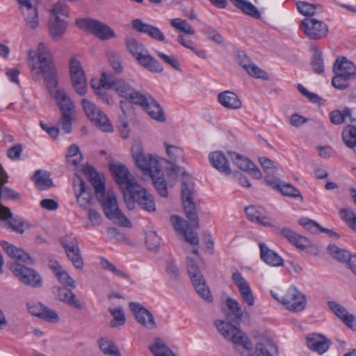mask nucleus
<instances>
[{
	"label": "nucleus",
	"mask_w": 356,
	"mask_h": 356,
	"mask_svg": "<svg viewBox=\"0 0 356 356\" xmlns=\"http://www.w3.org/2000/svg\"><path fill=\"white\" fill-rule=\"evenodd\" d=\"M215 325L226 340L236 346L240 356H273L272 353L277 350L276 345L271 340L264 339L256 343L254 353L250 354L253 344L241 330L222 320H216Z\"/></svg>",
	"instance_id": "f257e3e1"
},
{
	"label": "nucleus",
	"mask_w": 356,
	"mask_h": 356,
	"mask_svg": "<svg viewBox=\"0 0 356 356\" xmlns=\"http://www.w3.org/2000/svg\"><path fill=\"white\" fill-rule=\"evenodd\" d=\"M83 172L94 187L96 198L102 205L105 216L122 227H130L131 223L119 209L115 193L112 191L106 192L104 181L91 165L83 167Z\"/></svg>",
	"instance_id": "f03ea898"
},
{
	"label": "nucleus",
	"mask_w": 356,
	"mask_h": 356,
	"mask_svg": "<svg viewBox=\"0 0 356 356\" xmlns=\"http://www.w3.org/2000/svg\"><path fill=\"white\" fill-rule=\"evenodd\" d=\"M38 60L40 72L43 75L47 88L51 93L58 86L57 71L51 53L42 42L38 47Z\"/></svg>",
	"instance_id": "7ed1b4c3"
},
{
	"label": "nucleus",
	"mask_w": 356,
	"mask_h": 356,
	"mask_svg": "<svg viewBox=\"0 0 356 356\" xmlns=\"http://www.w3.org/2000/svg\"><path fill=\"white\" fill-rule=\"evenodd\" d=\"M125 44L129 52L136 58L138 63L152 72H161L163 66L149 54L148 49L143 43L132 37L125 40Z\"/></svg>",
	"instance_id": "20e7f679"
},
{
	"label": "nucleus",
	"mask_w": 356,
	"mask_h": 356,
	"mask_svg": "<svg viewBox=\"0 0 356 356\" xmlns=\"http://www.w3.org/2000/svg\"><path fill=\"white\" fill-rule=\"evenodd\" d=\"M100 84L104 89H114L120 97L134 104L138 101V98H143V95L136 91L127 82L122 79H117L111 73L102 74Z\"/></svg>",
	"instance_id": "39448f33"
},
{
	"label": "nucleus",
	"mask_w": 356,
	"mask_h": 356,
	"mask_svg": "<svg viewBox=\"0 0 356 356\" xmlns=\"http://www.w3.org/2000/svg\"><path fill=\"white\" fill-rule=\"evenodd\" d=\"M181 183V201L184 206L185 214L190 221L191 225L198 228L199 219L196 210V205L193 201L194 184L191 177L186 172L182 174Z\"/></svg>",
	"instance_id": "423d86ee"
},
{
	"label": "nucleus",
	"mask_w": 356,
	"mask_h": 356,
	"mask_svg": "<svg viewBox=\"0 0 356 356\" xmlns=\"http://www.w3.org/2000/svg\"><path fill=\"white\" fill-rule=\"evenodd\" d=\"M123 197L124 203L129 210H133L136 204L148 212H153L156 210L153 195L138 184L134 188L131 187V190L127 192Z\"/></svg>",
	"instance_id": "0eeeda50"
},
{
	"label": "nucleus",
	"mask_w": 356,
	"mask_h": 356,
	"mask_svg": "<svg viewBox=\"0 0 356 356\" xmlns=\"http://www.w3.org/2000/svg\"><path fill=\"white\" fill-rule=\"evenodd\" d=\"M49 29L50 35L55 40L60 39L65 34L67 27L66 22L60 17H67L69 9L63 0L58 1L49 10Z\"/></svg>",
	"instance_id": "6e6552de"
},
{
	"label": "nucleus",
	"mask_w": 356,
	"mask_h": 356,
	"mask_svg": "<svg viewBox=\"0 0 356 356\" xmlns=\"http://www.w3.org/2000/svg\"><path fill=\"white\" fill-rule=\"evenodd\" d=\"M332 70L335 75L332 78V84L335 88L340 90L346 88L348 81L356 74L355 64L344 56L336 59Z\"/></svg>",
	"instance_id": "1a4fd4ad"
},
{
	"label": "nucleus",
	"mask_w": 356,
	"mask_h": 356,
	"mask_svg": "<svg viewBox=\"0 0 356 356\" xmlns=\"http://www.w3.org/2000/svg\"><path fill=\"white\" fill-rule=\"evenodd\" d=\"M54 97L61 112L58 124L65 134H70L72 131V117L75 113L74 105L63 90H57Z\"/></svg>",
	"instance_id": "9d476101"
},
{
	"label": "nucleus",
	"mask_w": 356,
	"mask_h": 356,
	"mask_svg": "<svg viewBox=\"0 0 356 356\" xmlns=\"http://www.w3.org/2000/svg\"><path fill=\"white\" fill-rule=\"evenodd\" d=\"M186 268L197 294L207 302H212L213 297L207 285L206 280L196 262L189 257L186 258Z\"/></svg>",
	"instance_id": "9b49d317"
},
{
	"label": "nucleus",
	"mask_w": 356,
	"mask_h": 356,
	"mask_svg": "<svg viewBox=\"0 0 356 356\" xmlns=\"http://www.w3.org/2000/svg\"><path fill=\"white\" fill-rule=\"evenodd\" d=\"M131 152L137 167L145 175L150 177L155 172L161 174V168L156 157L152 154H144L140 144H134L131 147Z\"/></svg>",
	"instance_id": "f8f14e48"
},
{
	"label": "nucleus",
	"mask_w": 356,
	"mask_h": 356,
	"mask_svg": "<svg viewBox=\"0 0 356 356\" xmlns=\"http://www.w3.org/2000/svg\"><path fill=\"white\" fill-rule=\"evenodd\" d=\"M81 104L86 115L96 127L104 132L113 131L107 116L95 104L86 99H83Z\"/></svg>",
	"instance_id": "ddd939ff"
},
{
	"label": "nucleus",
	"mask_w": 356,
	"mask_h": 356,
	"mask_svg": "<svg viewBox=\"0 0 356 356\" xmlns=\"http://www.w3.org/2000/svg\"><path fill=\"white\" fill-rule=\"evenodd\" d=\"M10 270L24 284L34 288L42 286V277L33 268L19 262H13L10 265Z\"/></svg>",
	"instance_id": "4468645a"
},
{
	"label": "nucleus",
	"mask_w": 356,
	"mask_h": 356,
	"mask_svg": "<svg viewBox=\"0 0 356 356\" xmlns=\"http://www.w3.org/2000/svg\"><path fill=\"white\" fill-rule=\"evenodd\" d=\"M109 168L115 181L120 186L123 196L131 190V187L134 188L138 184L127 167L120 163H111Z\"/></svg>",
	"instance_id": "2eb2a0df"
},
{
	"label": "nucleus",
	"mask_w": 356,
	"mask_h": 356,
	"mask_svg": "<svg viewBox=\"0 0 356 356\" xmlns=\"http://www.w3.org/2000/svg\"><path fill=\"white\" fill-rule=\"evenodd\" d=\"M300 29L310 40H320L328 33L327 25L314 17H306L301 21Z\"/></svg>",
	"instance_id": "dca6fc26"
},
{
	"label": "nucleus",
	"mask_w": 356,
	"mask_h": 356,
	"mask_svg": "<svg viewBox=\"0 0 356 356\" xmlns=\"http://www.w3.org/2000/svg\"><path fill=\"white\" fill-rule=\"evenodd\" d=\"M76 24L81 29L90 31L102 40H108L115 36L112 29L96 19H78Z\"/></svg>",
	"instance_id": "f3484780"
},
{
	"label": "nucleus",
	"mask_w": 356,
	"mask_h": 356,
	"mask_svg": "<svg viewBox=\"0 0 356 356\" xmlns=\"http://www.w3.org/2000/svg\"><path fill=\"white\" fill-rule=\"evenodd\" d=\"M70 72L72 83L76 92L83 96L87 92V81L81 63L74 57L70 61Z\"/></svg>",
	"instance_id": "a211bd4d"
},
{
	"label": "nucleus",
	"mask_w": 356,
	"mask_h": 356,
	"mask_svg": "<svg viewBox=\"0 0 356 356\" xmlns=\"http://www.w3.org/2000/svg\"><path fill=\"white\" fill-rule=\"evenodd\" d=\"M60 243L73 266L77 269H82L83 261L76 240L74 238L65 236L61 239Z\"/></svg>",
	"instance_id": "6ab92c4d"
},
{
	"label": "nucleus",
	"mask_w": 356,
	"mask_h": 356,
	"mask_svg": "<svg viewBox=\"0 0 356 356\" xmlns=\"http://www.w3.org/2000/svg\"><path fill=\"white\" fill-rule=\"evenodd\" d=\"M129 308L134 313L137 322L148 330L157 328L153 314L142 305L138 302H131L129 303Z\"/></svg>",
	"instance_id": "aec40b11"
},
{
	"label": "nucleus",
	"mask_w": 356,
	"mask_h": 356,
	"mask_svg": "<svg viewBox=\"0 0 356 356\" xmlns=\"http://www.w3.org/2000/svg\"><path fill=\"white\" fill-rule=\"evenodd\" d=\"M281 302L289 310L293 312H300L305 309L306 305L304 295L295 287L288 289L282 298Z\"/></svg>",
	"instance_id": "412c9836"
},
{
	"label": "nucleus",
	"mask_w": 356,
	"mask_h": 356,
	"mask_svg": "<svg viewBox=\"0 0 356 356\" xmlns=\"http://www.w3.org/2000/svg\"><path fill=\"white\" fill-rule=\"evenodd\" d=\"M74 191L79 206L83 209H88L92 201V191L79 176L74 179Z\"/></svg>",
	"instance_id": "4be33fe9"
},
{
	"label": "nucleus",
	"mask_w": 356,
	"mask_h": 356,
	"mask_svg": "<svg viewBox=\"0 0 356 356\" xmlns=\"http://www.w3.org/2000/svg\"><path fill=\"white\" fill-rule=\"evenodd\" d=\"M135 104L140 105L147 113L154 120L159 122H164L165 117L164 112L159 104L151 96L146 97L143 95V98H139Z\"/></svg>",
	"instance_id": "5701e85b"
},
{
	"label": "nucleus",
	"mask_w": 356,
	"mask_h": 356,
	"mask_svg": "<svg viewBox=\"0 0 356 356\" xmlns=\"http://www.w3.org/2000/svg\"><path fill=\"white\" fill-rule=\"evenodd\" d=\"M8 177L6 172L3 170L2 166L0 165V197L4 198L17 200L19 198V195L15 191L8 188L1 187L6 182H7ZM12 215L10 210L4 207H0V218L7 219Z\"/></svg>",
	"instance_id": "b1692460"
},
{
	"label": "nucleus",
	"mask_w": 356,
	"mask_h": 356,
	"mask_svg": "<svg viewBox=\"0 0 356 356\" xmlns=\"http://www.w3.org/2000/svg\"><path fill=\"white\" fill-rule=\"evenodd\" d=\"M170 221L175 229L183 236L186 242L193 245L199 244L197 233L194 231L188 232L187 228L188 225L184 218L178 216H172L170 218Z\"/></svg>",
	"instance_id": "393cba45"
},
{
	"label": "nucleus",
	"mask_w": 356,
	"mask_h": 356,
	"mask_svg": "<svg viewBox=\"0 0 356 356\" xmlns=\"http://www.w3.org/2000/svg\"><path fill=\"white\" fill-rule=\"evenodd\" d=\"M236 60L250 76L263 80L268 79L266 72L252 63L245 53L239 52L236 56Z\"/></svg>",
	"instance_id": "a878e982"
},
{
	"label": "nucleus",
	"mask_w": 356,
	"mask_h": 356,
	"mask_svg": "<svg viewBox=\"0 0 356 356\" xmlns=\"http://www.w3.org/2000/svg\"><path fill=\"white\" fill-rule=\"evenodd\" d=\"M232 278L238 289L243 302L249 307H252L254 304V297L247 281L238 272L234 273Z\"/></svg>",
	"instance_id": "bb28decb"
},
{
	"label": "nucleus",
	"mask_w": 356,
	"mask_h": 356,
	"mask_svg": "<svg viewBox=\"0 0 356 356\" xmlns=\"http://www.w3.org/2000/svg\"><path fill=\"white\" fill-rule=\"evenodd\" d=\"M0 245L10 258L15 259V262H22L26 265L33 264V259L24 250L5 241H1Z\"/></svg>",
	"instance_id": "cd10ccee"
},
{
	"label": "nucleus",
	"mask_w": 356,
	"mask_h": 356,
	"mask_svg": "<svg viewBox=\"0 0 356 356\" xmlns=\"http://www.w3.org/2000/svg\"><path fill=\"white\" fill-rule=\"evenodd\" d=\"M133 28L140 32L146 33L150 38L159 42L165 40V35L156 26L144 23L140 19H136L132 21Z\"/></svg>",
	"instance_id": "c85d7f7f"
},
{
	"label": "nucleus",
	"mask_w": 356,
	"mask_h": 356,
	"mask_svg": "<svg viewBox=\"0 0 356 356\" xmlns=\"http://www.w3.org/2000/svg\"><path fill=\"white\" fill-rule=\"evenodd\" d=\"M276 233L300 250L305 249L309 245V241L306 237L297 234L289 227L276 228Z\"/></svg>",
	"instance_id": "c756f323"
},
{
	"label": "nucleus",
	"mask_w": 356,
	"mask_h": 356,
	"mask_svg": "<svg viewBox=\"0 0 356 356\" xmlns=\"http://www.w3.org/2000/svg\"><path fill=\"white\" fill-rule=\"evenodd\" d=\"M330 343V340L319 334H312L307 337L308 348L319 354H323L326 352Z\"/></svg>",
	"instance_id": "7c9ffc66"
},
{
	"label": "nucleus",
	"mask_w": 356,
	"mask_h": 356,
	"mask_svg": "<svg viewBox=\"0 0 356 356\" xmlns=\"http://www.w3.org/2000/svg\"><path fill=\"white\" fill-rule=\"evenodd\" d=\"M233 155V162L238 168L243 171H248L255 179L261 178V172L250 160L236 153H234Z\"/></svg>",
	"instance_id": "2f4dec72"
},
{
	"label": "nucleus",
	"mask_w": 356,
	"mask_h": 356,
	"mask_svg": "<svg viewBox=\"0 0 356 356\" xmlns=\"http://www.w3.org/2000/svg\"><path fill=\"white\" fill-rule=\"evenodd\" d=\"M218 102L225 108L229 110H237L242 107V102L236 93L225 90L218 95Z\"/></svg>",
	"instance_id": "473e14b6"
},
{
	"label": "nucleus",
	"mask_w": 356,
	"mask_h": 356,
	"mask_svg": "<svg viewBox=\"0 0 356 356\" xmlns=\"http://www.w3.org/2000/svg\"><path fill=\"white\" fill-rule=\"evenodd\" d=\"M19 10L28 29L34 30L39 26L38 12L34 5L24 6L22 8H19Z\"/></svg>",
	"instance_id": "72a5a7b5"
},
{
	"label": "nucleus",
	"mask_w": 356,
	"mask_h": 356,
	"mask_svg": "<svg viewBox=\"0 0 356 356\" xmlns=\"http://www.w3.org/2000/svg\"><path fill=\"white\" fill-rule=\"evenodd\" d=\"M56 289V296L59 300L74 309L81 310L83 308V304L71 290L63 287H57Z\"/></svg>",
	"instance_id": "f704fd0d"
},
{
	"label": "nucleus",
	"mask_w": 356,
	"mask_h": 356,
	"mask_svg": "<svg viewBox=\"0 0 356 356\" xmlns=\"http://www.w3.org/2000/svg\"><path fill=\"white\" fill-rule=\"evenodd\" d=\"M209 161L212 166L219 172L225 175L231 173L229 161L222 152H213L209 156Z\"/></svg>",
	"instance_id": "c9c22d12"
},
{
	"label": "nucleus",
	"mask_w": 356,
	"mask_h": 356,
	"mask_svg": "<svg viewBox=\"0 0 356 356\" xmlns=\"http://www.w3.org/2000/svg\"><path fill=\"white\" fill-rule=\"evenodd\" d=\"M260 257L266 264L272 266H281L283 265V259L275 251L269 249L264 243L259 244Z\"/></svg>",
	"instance_id": "e433bc0d"
},
{
	"label": "nucleus",
	"mask_w": 356,
	"mask_h": 356,
	"mask_svg": "<svg viewBox=\"0 0 356 356\" xmlns=\"http://www.w3.org/2000/svg\"><path fill=\"white\" fill-rule=\"evenodd\" d=\"M232 4L243 14L255 19L261 18V13L251 2L247 0H230Z\"/></svg>",
	"instance_id": "4c0bfd02"
},
{
	"label": "nucleus",
	"mask_w": 356,
	"mask_h": 356,
	"mask_svg": "<svg viewBox=\"0 0 356 356\" xmlns=\"http://www.w3.org/2000/svg\"><path fill=\"white\" fill-rule=\"evenodd\" d=\"M330 309L339 318L344 324L352 328L355 317L352 314H348L347 310L342 305L334 301H329L327 302Z\"/></svg>",
	"instance_id": "58836bf2"
},
{
	"label": "nucleus",
	"mask_w": 356,
	"mask_h": 356,
	"mask_svg": "<svg viewBox=\"0 0 356 356\" xmlns=\"http://www.w3.org/2000/svg\"><path fill=\"white\" fill-rule=\"evenodd\" d=\"M346 118H349L351 122H356V117L352 115V110L348 107L343 110H334L330 113V120L334 124L338 125L344 122Z\"/></svg>",
	"instance_id": "ea45409f"
},
{
	"label": "nucleus",
	"mask_w": 356,
	"mask_h": 356,
	"mask_svg": "<svg viewBox=\"0 0 356 356\" xmlns=\"http://www.w3.org/2000/svg\"><path fill=\"white\" fill-rule=\"evenodd\" d=\"M149 348L154 356H176L159 337L154 339V343L150 345Z\"/></svg>",
	"instance_id": "a19ab883"
},
{
	"label": "nucleus",
	"mask_w": 356,
	"mask_h": 356,
	"mask_svg": "<svg viewBox=\"0 0 356 356\" xmlns=\"http://www.w3.org/2000/svg\"><path fill=\"white\" fill-rule=\"evenodd\" d=\"M296 6L298 11L307 17H312L316 13L323 11L321 5L309 3L306 1H298Z\"/></svg>",
	"instance_id": "79ce46f5"
},
{
	"label": "nucleus",
	"mask_w": 356,
	"mask_h": 356,
	"mask_svg": "<svg viewBox=\"0 0 356 356\" xmlns=\"http://www.w3.org/2000/svg\"><path fill=\"white\" fill-rule=\"evenodd\" d=\"M35 186L40 191L46 190L53 186V182L49 177V175L42 170H37L33 177Z\"/></svg>",
	"instance_id": "37998d69"
},
{
	"label": "nucleus",
	"mask_w": 356,
	"mask_h": 356,
	"mask_svg": "<svg viewBox=\"0 0 356 356\" xmlns=\"http://www.w3.org/2000/svg\"><path fill=\"white\" fill-rule=\"evenodd\" d=\"M153 181V184L159 193V194L164 197H166L168 195V191L167 188V183L163 177V173L161 170V174L157 172L154 173L150 176Z\"/></svg>",
	"instance_id": "c03bdc74"
},
{
	"label": "nucleus",
	"mask_w": 356,
	"mask_h": 356,
	"mask_svg": "<svg viewBox=\"0 0 356 356\" xmlns=\"http://www.w3.org/2000/svg\"><path fill=\"white\" fill-rule=\"evenodd\" d=\"M66 159L69 165H72L74 167L79 166L83 159V156L76 145L72 144L68 147Z\"/></svg>",
	"instance_id": "a18cd8bd"
},
{
	"label": "nucleus",
	"mask_w": 356,
	"mask_h": 356,
	"mask_svg": "<svg viewBox=\"0 0 356 356\" xmlns=\"http://www.w3.org/2000/svg\"><path fill=\"white\" fill-rule=\"evenodd\" d=\"M342 139L345 145L353 149L356 147V127L352 125L346 126L342 131Z\"/></svg>",
	"instance_id": "49530a36"
},
{
	"label": "nucleus",
	"mask_w": 356,
	"mask_h": 356,
	"mask_svg": "<svg viewBox=\"0 0 356 356\" xmlns=\"http://www.w3.org/2000/svg\"><path fill=\"white\" fill-rule=\"evenodd\" d=\"M327 250L335 259L341 262H348L351 258L349 252L346 250L341 249L335 245H329L327 246Z\"/></svg>",
	"instance_id": "de8ad7c7"
},
{
	"label": "nucleus",
	"mask_w": 356,
	"mask_h": 356,
	"mask_svg": "<svg viewBox=\"0 0 356 356\" xmlns=\"http://www.w3.org/2000/svg\"><path fill=\"white\" fill-rule=\"evenodd\" d=\"M99 347L106 355L120 356V353L113 341L102 338L98 341Z\"/></svg>",
	"instance_id": "09e8293b"
},
{
	"label": "nucleus",
	"mask_w": 356,
	"mask_h": 356,
	"mask_svg": "<svg viewBox=\"0 0 356 356\" xmlns=\"http://www.w3.org/2000/svg\"><path fill=\"white\" fill-rule=\"evenodd\" d=\"M170 25L175 29L188 35H194L195 30L184 19L175 18L170 21Z\"/></svg>",
	"instance_id": "8fccbe9b"
},
{
	"label": "nucleus",
	"mask_w": 356,
	"mask_h": 356,
	"mask_svg": "<svg viewBox=\"0 0 356 356\" xmlns=\"http://www.w3.org/2000/svg\"><path fill=\"white\" fill-rule=\"evenodd\" d=\"M226 305L232 314L234 316L237 322L242 320L243 316V312L239 302L232 298H228L226 300Z\"/></svg>",
	"instance_id": "3c124183"
},
{
	"label": "nucleus",
	"mask_w": 356,
	"mask_h": 356,
	"mask_svg": "<svg viewBox=\"0 0 356 356\" xmlns=\"http://www.w3.org/2000/svg\"><path fill=\"white\" fill-rule=\"evenodd\" d=\"M314 56L311 61V65L314 72L322 74L324 71V63L322 54L316 47L313 48Z\"/></svg>",
	"instance_id": "603ef678"
},
{
	"label": "nucleus",
	"mask_w": 356,
	"mask_h": 356,
	"mask_svg": "<svg viewBox=\"0 0 356 356\" xmlns=\"http://www.w3.org/2000/svg\"><path fill=\"white\" fill-rule=\"evenodd\" d=\"M108 310L114 318L113 321L110 323L111 327L121 326L125 323V315L122 307L109 308Z\"/></svg>",
	"instance_id": "864d4df0"
},
{
	"label": "nucleus",
	"mask_w": 356,
	"mask_h": 356,
	"mask_svg": "<svg viewBox=\"0 0 356 356\" xmlns=\"http://www.w3.org/2000/svg\"><path fill=\"white\" fill-rule=\"evenodd\" d=\"M101 266L104 269L112 272L116 276L125 279L128 281L130 280V277L128 274L117 268L112 263H111L106 259H102L101 260Z\"/></svg>",
	"instance_id": "5fc2aeb1"
},
{
	"label": "nucleus",
	"mask_w": 356,
	"mask_h": 356,
	"mask_svg": "<svg viewBox=\"0 0 356 356\" xmlns=\"http://www.w3.org/2000/svg\"><path fill=\"white\" fill-rule=\"evenodd\" d=\"M101 266L104 269L112 272L116 276L125 279L128 281L130 280V277L128 274L117 268L112 263H111L106 259H102L101 260Z\"/></svg>",
	"instance_id": "6e6d98bb"
},
{
	"label": "nucleus",
	"mask_w": 356,
	"mask_h": 356,
	"mask_svg": "<svg viewBox=\"0 0 356 356\" xmlns=\"http://www.w3.org/2000/svg\"><path fill=\"white\" fill-rule=\"evenodd\" d=\"M279 191L285 196L300 197L301 200H303L300 191L290 184H282Z\"/></svg>",
	"instance_id": "4d7b16f0"
},
{
	"label": "nucleus",
	"mask_w": 356,
	"mask_h": 356,
	"mask_svg": "<svg viewBox=\"0 0 356 356\" xmlns=\"http://www.w3.org/2000/svg\"><path fill=\"white\" fill-rule=\"evenodd\" d=\"M146 245L151 250H156L160 245V238L154 231H149L146 234Z\"/></svg>",
	"instance_id": "13d9d810"
},
{
	"label": "nucleus",
	"mask_w": 356,
	"mask_h": 356,
	"mask_svg": "<svg viewBox=\"0 0 356 356\" xmlns=\"http://www.w3.org/2000/svg\"><path fill=\"white\" fill-rule=\"evenodd\" d=\"M165 151L168 156L172 159V161H176L178 159H182L184 156L183 150L176 146L170 145L168 143H164Z\"/></svg>",
	"instance_id": "bf43d9fd"
},
{
	"label": "nucleus",
	"mask_w": 356,
	"mask_h": 356,
	"mask_svg": "<svg viewBox=\"0 0 356 356\" xmlns=\"http://www.w3.org/2000/svg\"><path fill=\"white\" fill-rule=\"evenodd\" d=\"M203 33L209 40H212L217 44H222L223 42L222 36L211 26H205L203 29Z\"/></svg>",
	"instance_id": "052dcab7"
},
{
	"label": "nucleus",
	"mask_w": 356,
	"mask_h": 356,
	"mask_svg": "<svg viewBox=\"0 0 356 356\" xmlns=\"http://www.w3.org/2000/svg\"><path fill=\"white\" fill-rule=\"evenodd\" d=\"M245 214L248 218L252 222H256L263 216L262 209L254 206L245 207Z\"/></svg>",
	"instance_id": "680f3d73"
},
{
	"label": "nucleus",
	"mask_w": 356,
	"mask_h": 356,
	"mask_svg": "<svg viewBox=\"0 0 356 356\" xmlns=\"http://www.w3.org/2000/svg\"><path fill=\"white\" fill-rule=\"evenodd\" d=\"M298 223L305 229L314 233L318 229L321 230V228H322L318 222L307 218H300Z\"/></svg>",
	"instance_id": "e2e57ef3"
},
{
	"label": "nucleus",
	"mask_w": 356,
	"mask_h": 356,
	"mask_svg": "<svg viewBox=\"0 0 356 356\" xmlns=\"http://www.w3.org/2000/svg\"><path fill=\"white\" fill-rule=\"evenodd\" d=\"M56 277L58 278L59 282L65 286H71L75 288V281L70 276V275L64 270H62L57 273Z\"/></svg>",
	"instance_id": "0e129e2a"
},
{
	"label": "nucleus",
	"mask_w": 356,
	"mask_h": 356,
	"mask_svg": "<svg viewBox=\"0 0 356 356\" xmlns=\"http://www.w3.org/2000/svg\"><path fill=\"white\" fill-rule=\"evenodd\" d=\"M156 54L164 63L175 70H180V64L175 56H170L160 51H156Z\"/></svg>",
	"instance_id": "69168bd1"
},
{
	"label": "nucleus",
	"mask_w": 356,
	"mask_h": 356,
	"mask_svg": "<svg viewBox=\"0 0 356 356\" xmlns=\"http://www.w3.org/2000/svg\"><path fill=\"white\" fill-rule=\"evenodd\" d=\"M8 221L9 227L12 229L13 231L16 232L19 234H22L24 231V221L20 218H11ZM8 219V218H7Z\"/></svg>",
	"instance_id": "338daca9"
},
{
	"label": "nucleus",
	"mask_w": 356,
	"mask_h": 356,
	"mask_svg": "<svg viewBox=\"0 0 356 356\" xmlns=\"http://www.w3.org/2000/svg\"><path fill=\"white\" fill-rule=\"evenodd\" d=\"M43 309H42V314L40 316L41 318H42L43 320L46 321L51 322V323H54V322L58 321L59 318L55 311L50 309L49 308L45 307L44 305L43 307Z\"/></svg>",
	"instance_id": "774afa93"
}]
</instances>
